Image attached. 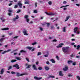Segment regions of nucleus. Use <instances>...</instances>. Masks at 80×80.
I'll return each instance as SVG.
<instances>
[{
	"mask_svg": "<svg viewBox=\"0 0 80 80\" xmlns=\"http://www.w3.org/2000/svg\"><path fill=\"white\" fill-rule=\"evenodd\" d=\"M68 48H69L68 47H64L62 48V50L64 53L68 54V53H69V51H68Z\"/></svg>",
	"mask_w": 80,
	"mask_h": 80,
	"instance_id": "nucleus-1",
	"label": "nucleus"
},
{
	"mask_svg": "<svg viewBox=\"0 0 80 80\" xmlns=\"http://www.w3.org/2000/svg\"><path fill=\"white\" fill-rule=\"evenodd\" d=\"M28 16L27 15H26L24 16V18H26L27 22L28 23V22H29V19H28Z\"/></svg>",
	"mask_w": 80,
	"mask_h": 80,
	"instance_id": "nucleus-2",
	"label": "nucleus"
},
{
	"mask_svg": "<svg viewBox=\"0 0 80 80\" xmlns=\"http://www.w3.org/2000/svg\"><path fill=\"white\" fill-rule=\"evenodd\" d=\"M18 4L19 5L20 8H22V4L21 3V2H19Z\"/></svg>",
	"mask_w": 80,
	"mask_h": 80,
	"instance_id": "nucleus-3",
	"label": "nucleus"
},
{
	"mask_svg": "<svg viewBox=\"0 0 80 80\" xmlns=\"http://www.w3.org/2000/svg\"><path fill=\"white\" fill-rule=\"evenodd\" d=\"M34 78L35 80H41V79H42V77L38 78L37 77H34Z\"/></svg>",
	"mask_w": 80,
	"mask_h": 80,
	"instance_id": "nucleus-4",
	"label": "nucleus"
},
{
	"mask_svg": "<svg viewBox=\"0 0 80 80\" xmlns=\"http://www.w3.org/2000/svg\"><path fill=\"white\" fill-rule=\"evenodd\" d=\"M25 74H20V73H17V77H20V76H23V75H24Z\"/></svg>",
	"mask_w": 80,
	"mask_h": 80,
	"instance_id": "nucleus-5",
	"label": "nucleus"
},
{
	"mask_svg": "<svg viewBox=\"0 0 80 80\" xmlns=\"http://www.w3.org/2000/svg\"><path fill=\"white\" fill-rule=\"evenodd\" d=\"M45 13H46V14L48 15H54V13L52 12H49L48 13L46 12Z\"/></svg>",
	"mask_w": 80,
	"mask_h": 80,
	"instance_id": "nucleus-6",
	"label": "nucleus"
},
{
	"mask_svg": "<svg viewBox=\"0 0 80 80\" xmlns=\"http://www.w3.org/2000/svg\"><path fill=\"white\" fill-rule=\"evenodd\" d=\"M23 33L25 35H28V34L27 33V31L24 30L23 31Z\"/></svg>",
	"mask_w": 80,
	"mask_h": 80,
	"instance_id": "nucleus-7",
	"label": "nucleus"
},
{
	"mask_svg": "<svg viewBox=\"0 0 80 80\" xmlns=\"http://www.w3.org/2000/svg\"><path fill=\"white\" fill-rule=\"evenodd\" d=\"M14 67H16L17 68V69H19V68L18 67V64L14 65L13 66Z\"/></svg>",
	"mask_w": 80,
	"mask_h": 80,
	"instance_id": "nucleus-8",
	"label": "nucleus"
},
{
	"mask_svg": "<svg viewBox=\"0 0 80 80\" xmlns=\"http://www.w3.org/2000/svg\"><path fill=\"white\" fill-rule=\"evenodd\" d=\"M67 70H68V66H66L64 68H63V70L64 71H65V72H66Z\"/></svg>",
	"mask_w": 80,
	"mask_h": 80,
	"instance_id": "nucleus-9",
	"label": "nucleus"
},
{
	"mask_svg": "<svg viewBox=\"0 0 80 80\" xmlns=\"http://www.w3.org/2000/svg\"><path fill=\"white\" fill-rule=\"evenodd\" d=\"M18 18H19V17H18V15H17L16 16V17L13 19L14 21H15V20L18 19Z\"/></svg>",
	"mask_w": 80,
	"mask_h": 80,
	"instance_id": "nucleus-10",
	"label": "nucleus"
},
{
	"mask_svg": "<svg viewBox=\"0 0 80 80\" xmlns=\"http://www.w3.org/2000/svg\"><path fill=\"white\" fill-rule=\"evenodd\" d=\"M32 67H33V68H34V70H37V69L36 68V66H35V65H33L32 66Z\"/></svg>",
	"mask_w": 80,
	"mask_h": 80,
	"instance_id": "nucleus-11",
	"label": "nucleus"
},
{
	"mask_svg": "<svg viewBox=\"0 0 80 80\" xmlns=\"http://www.w3.org/2000/svg\"><path fill=\"white\" fill-rule=\"evenodd\" d=\"M60 76H63V74L62 73V71H60L59 73Z\"/></svg>",
	"mask_w": 80,
	"mask_h": 80,
	"instance_id": "nucleus-12",
	"label": "nucleus"
},
{
	"mask_svg": "<svg viewBox=\"0 0 80 80\" xmlns=\"http://www.w3.org/2000/svg\"><path fill=\"white\" fill-rule=\"evenodd\" d=\"M78 29V27H76L74 29V33H77V30Z\"/></svg>",
	"mask_w": 80,
	"mask_h": 80,
	"instance_id": "nucleus-13",
	"label": "nucleus"
},
{
	"mask_svg": "<svg viewBox=\"0 0 80 80\" xmlns=\"http://www.w3.org/2000/svg\"><path fill=\"white\" fill-rule=\"evenodd\" d=\"M9 29L8 28H4L2 29V30H8Z\"/></svg>",
	"mask_w": 80,
	"mask_h": 80,
	"instance_id": "nucleus-14",
	"label": "nucleus"
},
{
	"mask_svg": "<svg viewBox=\"0 0 80 80\" xmlns=\"http://www.w3.org/2000/svg\"><path fill=\"white\" fill-rule=\"evenodd\" d=\"M3 72H4V70H3V69H2L1 70V71L0 74L1 75H2V74L3 73Z\"/></svg>",
	"mask_w": 80,
	"mask_h": 80,
	"instance_id": "nucleus-15",
	"label": "nucleus"
},
{
	"mask_svg": "<svg viewBox=\"0 0 80 80\" xmlns=\"http://www.w3.org/2000/svg\"><path fill=\"white\" fill-rule=\"evenodd\" d=\"M16 59H17V60H20L22 59V58H19L18 57H16Z\"/></svg>",
	"mask_w": 80,
	"mask_h": 80,
	"instance_id": "nucleus-16",
	"label": "nucleus"
},
{
	"mask_svg": "<svg viewBox=\"0 0 80 80\" xmlns=\"http://www.w3.org/2000/svg\"><path fill=\"white\" fill-rule=\"evenodd\" d=\"M8 12L10 13H12V12H13V10H12V9L9 8L8 10Z\"/></svg>",
	"mask_w": 80,
	"mask_h": 80,
	"instance_id": "nucleus-17",
	"label": "nucleus"
},
{
	"mask_svg": "<svg viewBox=\"0 0 80 80\" xmlns=\"http://www.w3.org/2000/svg\"><path fill=\"white\" fill-rule=\"evenodd\" d=\"M29 3H30V1H27L24 2L25 4H29Z\"/></svg>",
	"mask_w": 80,
	"mask_h": 80,
	"instance_id": "nucleus-18",
	"label": "nucleus"
},
{
	"mask_svg": "<svg viewBox=\"0 0 80 80\" xmlns=\"http://www.w3.org/2000/svg\"><path fill=\"white\" fill-rule=\"evenodd\" d=\"M69 18H70V16H68L66 17V20H65V22H67L68 19H69Z\"/></svg>",
	"mask_w": 80,
	"mask_h": 80,
	"instance_id": "nucleus-19",
	"label": "nucleus"
},
{
	"mask_svg": "<svg viewBox=\"0 0 80 80\" xmlns=\"http://www.w3.org/2000/svg\"><path fill=\"white\" fill-rule=\"evenodd\" d=\"M49 78H55V76H49Z\"/></svg>",
	"mask_w": 80,
	"mask_h": 80,
	"instance_id": "nucleus-20",
	"label": "nucleus"
},
{
	"mask_svg": "<svg viewBox=\"0 0 80 80\" xmlns=\"http://www.w3.org/2000/svg\"><path fill=\"white\" fill-rule=\"evenodd\" d=\"M62 30L63 32H65V30H66V28L64 27Z\"/></svg>",
	"mask_w": 80,
	"mask_h": 80,
	"instance_id": "nucleus-21",
	"label": "nucleus"
},
{
	"mask_svg": "<svg viewBox=\"0 0 80 80\" xmlns=\"http://www.w3.org/2000/svg\"><path fill=\"white\" fill-rule=\"evenodd\" d=\"M51 62H52V63H55V60H53V59H52L51 60Z\"/></svg>",
	"mask_w": 80,
	"mask_h": 80,
	"instance_id": "nucleus-22",
	"label": "nucleus"
},
{
	"mask_svg": "<svg viewBox=\"0 0 80 80\" xmlns=\"http://www.w3.org/2000/svg\"><path fill=\"white\" fill-rule=\"evenodd\" d=\"M69 6V5H66V6H62L60 7V8H63V7H68Z\"/></svg>",
	"mask_w": 80,
	"mask_h": 80,
	"instance_id": "nucleus-23",
	"label": "nucleus"
},
{
	"mask_svg": "<svg viewBox=\"0 0 80 80\" xmlns=\"http://www.w3.org/2000/svg\"><path fill=\"white\" fill-rule=\"evenodd\" d=\"M45 70H49V68L48 67V66H45Z\"/></svg>",
	"mask_w": 80,
	"mask_h": 80,
	"instance_id": "nucleus-24",
	"label": "nucleus"
},
{
	"mask_svg": "<svg viewBox=\"0 0 80 80\" xmlns=\"http://www.w3.org/2000/svg\"><path fill=\"white\" fill-rule=\"evenodd\" d=\"M72 63H73V61H68V63H69V64Z\"/></svg>",
	"mask_w": 80,
	"mask_h": 80,
	"instance_id": "nucleus-25",
	"label": "nucleus"
},
{
	"mask_svg": "<svg viewBox=\"0 0 80 80\" xmlns=\"http://www.w3.org/2000/svg\"><path fill=\"white\" fill-rule=\"evenodd\" d=\"M27 48H28V49H29V50H31V49H32L33 48L31 47H27Z\"/></svg>",
	"mask_w": 80,
	"mask_h": 80,
	"instance_id": "nucleus-26",
	"label": "nucleus"
},
{
	"mask_svg": "<svg viewBox=\"0 0 80 80\" xmlns=\"http://www.w3.org/2000/svg\"><path fill=\"white\" fill-rule=\"evenodd\" d=\"M61 47H62V45H59V46H57V48H61Z\"/></svg>",
	"mask_w": 80,
	"mask_h": 80,
	"instance_id": "nucleus-27",
	"label": "nucleus"
},
{
	"mask_svg": "<svg viewBox=\"0 0 80 80\" xmlns=\"http://www.w3.org/2000/svg\"><path fill=\"white\" fill-rule=\"evenodd\" d=\"M1 20L2 21V22H4L5 21V19H4V18H1Z\"/></svg>",
	"mask_w": 80,
	"mask_h": 80,
	"instance_id": "nucleus-28",
	"label": "nucleus"
},
{
	"mask_svg": "<svg viewBox=\"0 0 80 80\" xmlns=\"http://www.w3.org/2000/svg\"><path fill=\"white\" fill-rule=\"evenodd\" d=\"M42 54V53L40 52H38V53L37 55L38 56V55H40Z\"/></svg>",
	"mask_w": 80,
	"mask_h": 80,
	"instance_id": "nucleus-29",
	"label": "nucleus"
},
{
	"mask_svg": "<svg viewBox=\"0 0 80 80\" xmlns=\"http://www.w3.org/2000/svg\"><path fill=\"white\" fill-rule=\"evenodd\" d=\"M48 3L49 5H51L52 4V2L51 1H49L48 2Z\"/></svg>",
	"mask_w": 80,
	"mask_h": 80,
	"instance_id": "nucleus-30",
	"label": "nucleus"
},
{
	"mask_svg": "<svg viewBox=\"0 0 80 80\" xmlns=\"http://www.w3.org/2000/svg\"><path fill=\"white\" fill-rule=\"evenodd\" d=\"M31 66H32L31 65H29L27 67V68H30V67H31Z\"/></svg>",
	"mask_w": 80,
	"mask_h": 80,
	"instance_id": "nucleus-31",
	"label": "nucleus"
},
{
	"mask_svg": "<svg viewBox=\"0 0 80 80\" xmlns=\"http://www.w3.org/2000/svg\"><path fill=\"white\" fill-rule=\"evenodd\" d=\"M11 62L12 63H13V62H17V60H12Z\"/></svg>",
	"mask_w": 80,
	"mask_h": 80,
	"instance_id": "nucleus-32",
	"label": "nucleus"
},
{
	"mask_svg": "<svg viewBox=\"0 0 80 80\" xmlns=\"http://www.w3.org/2000/svg\"><path fill=\"white\" fill-rule=\"evenodd\" d=\"M80 45H78L77 46V50H79V48H80Z\"/></svg>",
	"mask_w": 80,
	"mask_h": 80,
	"instance_id": "nucleus-33",
	"label": "nucleus"
},
{
	"mask_svg": "<svg viewBox=\"0 0 80 80\" xmlns=\"http://www.w3.org/2000/svg\"><path fill=\"white\" fill-rule=\"evenodd\" d=\"M77 63L76 62H74L72 63V65H76V64Z\"/></svg>",
	"mask_w": 80,
	"mask_h": 80,
	"instance_id": "nucleus-34",
	"label": "nucleus"
},
{
	"mask_svg": "<svg viewBox=\"0 0 80 80\" xmlns=\"http://www.w3.org/2000/svg\"><path fill=\"white\" fill-rule=\"evenodd\" d=\"M34 13H37V10H34Z\"/></svg>",
	"mask_w": 80,
	"mask_h": 80,
	"instance_id": "nucleus-35",
	"label": "nucleus"
},
{
	"mask_svg": "<svg viewBox=\"0 0 80 80\" xmlns=\"http://www.w3.org/2000/svg\"><path fill=\"white\" fill-rule=\"evenodd\" d=\"M18 7V5H16L15 6L14 8H17Z\"/></svg>",
	"mask_w": 80,
	"mask_h": 80,
	"instance_id": "nucleus-36",
	"label": "nucleus"
},
{
	"mask_svg": "<svg viewBox=\"0 0 80 80\" xmlns=\"http://www.w3.org/2000/svg\"><path fill=\"white\" fill-rule=\"evenodd\" d=\"M21 52H26V51H24L23 50H22L21 51Z\"/></svg>",
	"mask_w": 80,
	"mask_h": 80,
	"instance_id": "nucleus-37",
	"label": "nucleus"
},
{
	"mask_svg": "<svg viewBox=\"0 0 80 80\" xmlns=\"http://www.w3.org/2000/svg\"><path fill=\"white\" fill-rule=\"evenodd\" d=\"M7 51H4L3 52H2V54H5V53H7Z\"/></svg>",
	"mask_w": 80,
	"mask_h": 80,
	"instance_id": "nucleus-38",
	"label": "nucleus"
},
{
	"mask_svg": "<svg viewBox=\"0 0 80 80\" xmlns=\"http://www.w3.org/2000/svg\"><path fill=\"white\" fill-rule=\"evenodd\" d=\"M11 73L13 75H15V72H11Z\"/></svg>",
	"mask_w": 80,
	"mask_h": 80,
	"instance_id": "nucleus-39",
	"label": "nucleus"
},
{
	"mask_svg": "<svg viewBox=\"0 0 80 80\" xmlns=\"http://www.w3.org/2000/svg\"><path fill=\"white\" fill-rule=\"evenodd\" d=\"M36 44H37V42H35L32 43V45H36Z\"/></svg>",
	"mask_w": 80,
	"mask_h": 80,
	"instance_id": "nucleus-40",
	"label": "nucleus"
},
{
	"mask_svg": "<svg viewBox=\"0 0 80 80\" xmlns=\"http://www.w3.org/2000/svg\"><path fill=\"white\" fill-rule=\"evenodd\" d=\"M67 3V1H64L63 2V4H66Z\"/></svg>",
	"mask_w": 80,
	"mask_h": 80,
	"instance_id": "nucleus-41",
	"label": "nucleus"
},
{
	"mask_svg": "<svg viewBox=\"0 0 80 80\" xmlns=\"http://www.w3.org/2000/svg\"><path fill=\"white\" fill-rule=\"evenodd\" d=\"M77 78L78 79V80H80V77H79V76H77Z\"/></svg>",
	"mask_w": 80,
	"mask_h": 80,
	"instance_id": "nucleus-42",
	"label": "nucleus"
},
{
	"mask_svg": "<svg viewBox=\"0 0 80 80\" xmlns=\"http://www.w3.org/2000/svg\"><path fill=\"white\" fill-rule=\"evenodd\" d=\"M4 39V38H2L0 39V42H2V41H3V39Z\"/></svg>",
	"mask_w": 80,
	"mask_h": 80,
	"instance_id": "nucleus-43",
	"label": "nucleus"
},
{
	"mask_svg": "<svg viewBox=\"0 0 80 80\" xmlns=\"http://www.w3.org/2000/svg\"><path fill=\"white\" fill-rule=\"evenodd\" d=\"M21 12V11L20 10H19L18 11H17V13H19V12Z\"/></svg>",
	"mask_w": 80,
	"mask_h": 80,
	"instance_id": "nucleus-44",
	"label": "nucleus"
},
{
	"mask_svg": "<svg viewBox=\"0 0 80 80\" xmlns=\"http://www.w3.org/2000/svg\"><path fill=\"white\" fill-rule=\"evenodd\" d=\"M56 58L57 59V60H59V58H58V56H57L56 57Z\"/></svg>",
	"mask_w": 80,
	"mask_h": 80,
	"instance_id": "nucleus-45",
	"label": "nucleus"
},
{
	"mask_svg": "<svg viewBox=\"0 0 80 80\" xmlns=\"http://www.w3.org/2000/svg\"><path fill=\"white\" fill-rule=\"evenodd\" d=\"M68 76L69 77H72V74H69L68 75Z\"/></svg>",
	"mask_w": 80,
	"mask_h": 80,
	"instance_id": "nucleus-46",
	"label": "nucleus"
},
{
	"mask_svg": "<svg viewBox=\"0 0 80 80\" xmlns=\"http://www.w3.org/2000/svg\"><path fill=\"white\" fill-rule=\"evenodd\" d=\"M8 68H9L8 69V70H10L12 68V66H9Z\"/></svg>",
	"mask_w": 80,
	"mask_h": 80,
	"instance_id": "nucleus-47",
	"label": "nucleus"
},
{
	"mask_svg": "<svg viewBox=\"0 0 80 80\" xmlns=\"http://www.w3.org/2000/svg\"><path fill=\"white\" fill-rule=\"evenodd\" d=\"M57 40L56 39H54L52 41V42H56Z\"/></svg>",
	"mask_w": 80,
	"mask_h": 80,
	"instance_id": "nucleus-48",
	"label": "nucleus"
},
{
	"mask_svg": "<svg viewBox=\"0 0 80 80\" xmlns=\"http://www.w3.org/2000/svg\"><path fill=\"white\" fill-rule=\"evenodd\" d=\"M11 51V50L8 49V51H6L7 52H10Z\"/></svg>",
	"mask_w": 80,
	"mask_h": 80,
	"instance_id": "nucleus-49",
	"label": "nucleus"
},
{
	"mask_svg": "<svg viewBox=\"0 0 80 80\" xmlns=\"http://www.w3.org/2000/svg\"><path fill=\"white\" fill-rule=\"evenodd\" d=\"M26 60H27L28 62H29V59L28 58H26Z\"/></svg>",
	"mask_w": 80,
	"mask_h": 80,
	"instance_id": "nucleus-50",
	"label": "nucleus"
},
{
	"mask_svg": "<svg viewBox=\"0 0 80 80\" xmlns=\"http://www.w3.org/2000/svg\"><path fill=\"white\" fill-rule=\"evenodd\" d=\"M71 45H75V43L73 42H72L71 43Z\"/></svg>",
	"mask_w": 80,
	"mask_h": 80,
	"instance_id": "nucleus-51",
	"label": "nucleus"
},
{
	"mask_svg": "<svg viewBox=\"0 0 80 80\" xmlns=\"http://www.w3.org/2000/svg\"><path fill=\"white\" fill-rule=\"evenodd\" d=\"M38 69H39V70H42V67H39Z\"/></svg>",
	"mask_w": 80,
	"mask_h": 80,
	"instance_id": "nucleus-52",
	"label": "nucleus"
},
{
	"mask_svg": "<svg viewBox=\"0 0 80 80\" xmlns=\"http://www.w3.org/2000/svg\"><path fill=\"white\" fill-rule=\"evenodd\" d=\"M37 2H36L35 3V7H37Z\"/></svg>",
	"mask_w": 80,
	"mask_h": 80,
	"instance_id": "nucleus-53",
	"label": "nucleus"
},
{
	"mask_svg": "<svg viewBox=\"0 0 80 80\" xmlns=\"http://www.w3.org/2000/svg\"><path fill=\"white\" fill-rule=\"evenodd\" d=\"M18 37V36H16L14 38H17Z\"/></svg>",
	"mask_w": 80,
	"mask_h": 80,
	"instance_id": "nucleus-54",
	"label": "nucleus"
},
{
	"mask_svg": "<svg viewBox=\"0 0 80 80\" xmlns=\"http://www.w3.org/2000/svg\"><path fill=\"white\" fill-rule=\"evenodd\" d=\"M11 45H15V43L13 42H11Z\"/></svg>",
	"mask_w": 80,
	"mask_h": 80,
	"instance_id": "nucleus-55",
	"label": "nucleus"
},
{
	"mask_svg": "<svg viewBox=\"0 0 80 80\" xmlns=\"http://www.w3.org/2000/svg\"><path fill=\"white\" fill-rule=\"evenodd\" d=\"M46 63H47V64H48V65H49V64H50V63L48 61Z\"/></svg>",
	"mask_w": 80,
	"mask_h": 80,
	"instance_id": "nucleus-56",
	"label": "nucleus"
},
{
	"mask_svg": "<svg viewBox=\"0 0 80 80\" xmlns=\"http://www.w3.org/2000/svg\"><path fill=\"white\" fill-rule=\"evenodd\" d=\"M76 5H77V6H78V7H79V6H80V4H76Z\"/></svg>",
	"mask_w": 80,
	"mask_h": 80,
	"instance_id": "nucleus-57",
	"label": "nucleus"
},
{
	"mask_svg": "<svg viewBox=\"0 0 80 80\" xmlns=\"http://www.w3.org/2000/svg\"><path fill=\"white\" fill-rule=\"evenodd\" d=\"M8 15H9V16H11V14L10 13H8Z\"/></svg>",
	"mask_w": 80,
	"mask_h": 80,
	"instance_id": "nucleus-58",
	"label": "nucleus"
},
{
	"mask_svg": "<svg viewBox=\"0 0 80 80\" xmlns=\"http://www.w3.org/2000/svg\"><path fill=\"white\" fill-rule=\"evenodd\" d=\"M77 34H79V33H80V32L79 31H78L77 32Z\"/></svg>",
	"mask_w": 80,
	"mask_h": 80,
	"instance_id": "nucleus-59",
	"label": "nucleus"
},
{
	"mask_svg": "<svg viewBox=\"0 0 80 80\" xmlns=\"http://www.w3.org/2000/svg\"><path fill=\"white\" fill-rule=\"evenodd\" d=\"M11 5H12V3H11L9 4V6H11Z\"/></svg>",
	"mask_w": 80,
	"mask_h": 80,
	"instance_id": "nucleus-60",
	"label": "nucleus"
},
{
	"mask_svg": "<svg viewBox=\"0 0 80 80\" xmlns=\"http://www.w3.org/2000/svg\"><path fill=\"white\" fill-rule=\"evenodd\" d=\"M72 41H75V39H72L71 40Z\"/></svg>",
	"mask_w": 80,
	"mask_h": 80,
	"instance_id": "nucleus-61",
	"label": "nucleus"
},
{
	"mask_svg": "<svg viewBox=\"0 0 80 80\" xmlns=\"http://www.w3.org/2000/svg\"><path fill=\"white\" fill-rule=\"evenodd\" d=\"M40 29L42 31L43 30V28H40Z\"/></svg>",
	"mask_w": 80,
	"mask_h": 80,
	"instance_id": "nucleus-62",
	"label": "nucleus"
},
{
	"mask_svg": "<svg viewBox=\"0 0 80 80\" xmlns=\"http://www.w3.org/2000/svg\"><path fill=\"white\" fill-rule=\"evenodd\" d=\"M34 50H35V49H34V48L32 49V52H33V51H34Z\"/></svg>",
	"mask_w": 80,
	"mask_h": 80,
	"instance_id": "nucleus-63",
	"label": "nucleus"
},
{
	"mask_svg": "<svg viewBox=\"0 0 80 80\" xmlns=\"http://www.w3.org/2000/svg\"><path fill=\"white\" fill-rule=\"evenodd\" d=\"M44 57H48V55H45Z\"/></svg>",
	"mask_w": 80,
	"mask_h": 80,
	"instance_id": "nucleus-64",
	"label": "nucleus"
}]
</instances>
